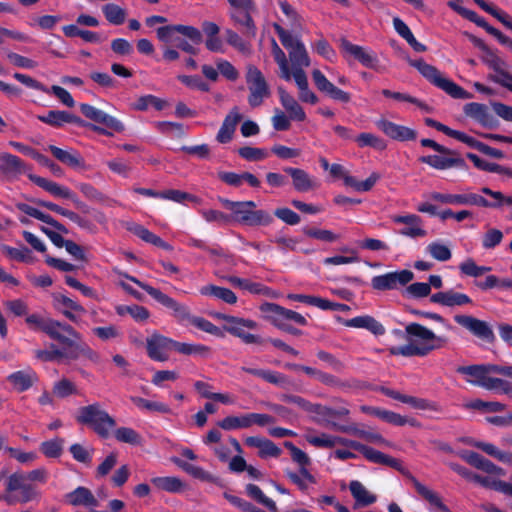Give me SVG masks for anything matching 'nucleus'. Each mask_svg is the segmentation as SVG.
<instances>
[{
  "mask_svg": "<svg viewBox=\"0 0 512 512\" xmlns=\"http://www.w3.org/2000/svg\"><path fill=\"white\" fill-rule=\"evenodd\" d=\"M464 114L480 123L486 128H496L498 120L490 113L485 104L470 102L463 107Z\"/></svg>",
  "mask_w": 512,
  "mask_h": 512,
  "instance_id": "412c9836",
  "label": "nucleus"
},
{
  "mask_svg": "<svg viewBox=\"0 0 512 512\" xmlns=\"http://www.w3.org/2000/svg\"><path fill=\"white\" fill-rule=\"evenodd\" d=\"M131 401L138 408H141V409H145V410H149V411H156V412L163 413V414H168L171 411L170 408L168 407V405H166L164 403L149 401L142 397H138V396L131 397Z\"/></svg>",
  "mask_w": 512,
  "mask_h": 512,
  "instance_id": "e2e57ef3",
  "label": "nucleus"
},
{
  "mask_svg": "<svg viewBox=\"0 0 512 512\" xmlns=\"http://www.w3.org/2000/svg\"><path fill=\"white\" fill-rule=\"evenodd\" d=\"M409 64L415 67L430 83L446 92L452 98L471 99L473 97L470 92L464 90L452 80L444 77L435 66L426 63L422 59L409 60Z\"/></svg>",
  "mask_w": 512,
  "mask_h": 512,
  "instance_id": "f03ea898",
  "label": "nucleus"
},
{
  "mask_svg": "<svg viewBox=\"0 0 512 512\" xmlns=\"http://www.w3.org/2000/svg\"><path fill=\"white\" fill-rule=\"evenodd\" d=\"M174 350L184 355H200L208 357L211 354V349L202 344H187L175 341Z\"/></svg>",
  "mask_w": 512,
  "mask_h": 512,
  "instance_id": "6e6d98bb",
  "label": "nucleus"
},
{
  "mask_svg": "<svg viewBox=\"0 0 512 512\" xmlns=\"http://www.w3.org/2000/svg\"><path fill=\"white\" fill-rule=\"evenodd\" d=\"M214 316L226 322L223 326L226 332L240 338L246 344H252L256 341V337L253 334L256 327L254 321L222 313H216Z\"/></svg>",
  "mask_w": 512,
  "mask_h": 512,
  "instance_id": "6e6552de",
  "label": "nucleus"
},
{
  "mask_svg": "<svg viewBox=\"0 0 512 512\" xmlns=\"http://www.w3.org/2000/svg\"><path fill=\"white\" fill-rule=\"evenodd\" d=\"M342 432L360 437L371 443L388 445V442L379 433L371 430L360 429L356 425H347L346 428L342 429Z\"/></svg>",
  "mask_w": 512,
  "mask_h": 512,
  "instance_id": "09e8293b",
  "label": "nucleus"
},
{
  "mask_svg": "<svg viewBox=\"0 0 512 512\" xmlns=\"http://www.w3.org/2000/svg\"><path fill=\"white\" fill-rule=\"evenodd\" d=\"M355 142L360 148L371 147L378 151H383L387 148L386 141L372 133L359 134L356 136Z\"/></svg>",
  "mask_w": 512,
  "mask_h": 512,
  "instance_id": "8fccbe9b",
  "label": "nucleus"
},
{
  "mask_svg": "<svg viewBox=\"0 0 512 512\" xmlns=\"http://www.w3.org/2000/svg\"><path fill=\"white\" fill-rule=\"evenodd\" d=\"M243 119L238 107H234L225 117L216 139L219 143H228L232 140L237 125Z\"/></svg>",
  "mask_w": 512,
  "mask_h": 512,
  "instance_id": "c756f323",
  "label": "nucleus"
},
{
  "mask_svg": "<svg viewBox=\"0 0 512 512\" xmlns=\"http://www.w3.org/2000/svg\"><path fill=\"white\" fill-rule=\"evenodd\" d=\"M124 277L129 279L130 281L137 284L143 290H145L153 299H155L158 303L163 305L164 307L171 309L173 311V316L179 322H189L192 314L187 306L178 303L176 300L163 293L161 290L154 288L137 278L130 276L128 274H124Z\"/></svg>",
  "mask_w": 512,
  "mask_h": 512,
  "instance_id": "39448f33",
  "label": "nucleus"
},
{
  "mask_svg": "<svg viewBox=\"0 0 512 512\" xmlns=\"http://www.w3.org/2000/svg\"><path fill=\"white\" fill-rule=\"evenodd\" d=\"M408 344L390 348L392 355L404 357H424L432 351L444 348L448 344V338L438 336L432 330L419 323H410L405 327Z\"/></svg>",
  "mask_w": 512,
  "mask_h": 512,
  "instance_id": "f257e3e1",
  "label": "nucleus"
},
{
  "mask_svg": "<svg viewBox=\"0 0 512 512\" xmlns=\"http://www.w3.org/2000/svg\"><path fill=\"white\" fill-rule=\"evenodd\" d=\"M320 383H322L325 386L340 389V390H346L349 388L356 387V381L355 380H342L338 378L337 376L324 372H321V375L318 380Z\"/></svg>",
  "mask_w": 512,
  "mask_h": 512,
  "instance_id": "864d4df0",
  "label": "nucleus"
},
{
  "mask_svg": "<svg viewBox=\"0 0 512 512\" xmlns=\"http://www.w3.org/2000/svg\"><path fill=\"white\" fill-rule=\"evenodd\" d=\"M460 441L468 446H472L484 452L485 454L512 466V453L502 451L492 443L480 441L472 437H462Z\"/></svg>",
  "mask_w": 512,
  "mask_h": 512,
  "instance_id": "5701e85b",
  "label": "nucleus"
},
{
  "mask_svg": "<svg viewBox=\"0 0 512 512\" xmlns=\"http://www.w3.org/2000/svg\"><path fill=\"white\" fill-rule=\"evenodd\" d=\"M231 5L230 17L235 26L246 36L255 35L253 0H228Z\"/></svg>",
  "mask_w": 512,
  "mask_h": 512,
  "instance_id": "423d86ee",
  "label": "nucleus"
},
{
  "mask_svg": "<svg viewBox=\"0 0 512 512\" xmlns=\"http://www.w3.org/2000/svg\"><path fill=\"white\" fill-rule=\"evenodd\" d=\"M106 20L113 25H121L125 22L126 10L114 3L105 4L102 7Z\"/></svg>",
  "mask_w": 512,
  "mask_h": 512,
  "instance_id": "3c124183",
  "label": "nucleus"
},
{
  "mask_svg": "<svg viewBox=\"0 0 512 512\" xmlns=\"http://www.w3.org/2000/svg\"><path fill=\"white\" fill-rule=\"evenodd\" d=\"M284 172L291 176L293 187L298 192H307L318 187L316 179L303 169L286 167Z\"/></svg>",
  "mask_w": 512,
  "mask_h": 512,
  "instance_id": "7c9ffc66",
  "label": "nucleus"
},
{
  "mask_svg": "<svg viewBox=\"0 0 512 512\" xmlns=\"http://www.w3.org/2000/svg\"><path fill=\"white\" fill-rule=\"evenodd\" d=\"M49 151L52 155L63 164H66L70 167H83L84 161L79 155V153L74 152L71 153L67 150H63L55 145H50L48 147Z\"/></svg>",
  "mask_w": 512,
  "mask_h": 512,
  "instance_id": "79ce46f5",
  "label": "nucleus"
},
{
  "mask_svg": "<svg viewBox=\"0 0 512 512\" xmlns=\"http://www.w3.org/2000/svg\"><path fill=\"white\" fill-rule=\"evenodd\" d=\"M117 441L131 445H141L142 437L134 429L129 427L117 428L114 432Z\"/></svg>",
  "mask_w": 512,
  "mask_h": 512,
  "instance_id": "680f3d73",
  "label": "nucleus"
},
{
  "mask_svg": "<svg viewBox=\"0 0 512 512\" xmlns=\"http://www.w3.org/2000/svg\"><path fill=\"white\" fill-rule=\"evenodd\" d=\"M47 336L60 343L61 345L70 348L81 340V334L77 332L71 325L52 319L49 325V333Z\"/></svg>",
  "mask_w": 512,
  "mask_h": 512,
  "instance_id": "f8f14e48",
  "label": "nucleus"
},
{
  "mask_svg": "<svg viewBox=\"0 0 512 512\" xmlns=\"http://www.w3.org/2000/svg\"><path fill=\"white\" fill-rule=\"evenodd\" d=\"M38 120L55 128L62 127L65 123H73L79 126H88L80 117L62 110H50L46 115H38Z\"/></svg>",
  "mask_w": 512,
  "mask_h": 512,
  "instance_id": "393cba45",
  "label": "nucleus"
},
{
  "mask_svg": "<svg viewBox=\"0 0 512 512\" xmlns=\"http://www.w3.org/2000/svg\"><path fill=\"white\" fill-rule=\"evenodd\" d=\"M116 312L118 315L123 316L125 314L131 315L136 321H145L149 318L150 313L147 308L140 305H120L116 307Z\"/></svg>",
  "mask_w": 512,
  "mask_h": 512,
  "instance_id": "052dcab7",
  "label": "nucleus"
},
{
  "mask_svg": "<svg viewBox=\"0 0 512 512\" xmlns=\"http://www.w3.org/2000/svg\"><path fill=\"white\" fill-rule=\"evenodd\" d=\"M272 55L279 67V77L285 81H290L292 79V74L286 54L274 39H272Z\"/></svg>",
  "mask_w": 512,
  "mask_h": 512,
  "instance_id": "a18cd8bd",
  "label": "nucleus"
},
{
  "mask_svg": "<svg viewBox=\"0 0 512 512\" xmlns=\"http://www.w3.org/2000/svg\"><path fill=\"white\" fill-rule=\"evenodd\" d=\"M361 454H363L368 460L374 463H382L387 464L389 466L399 468L400 463L395 458L389 457L382 452L375 450L371 447L365 446L361 444V448L359 451Z\"/></svg>",
  "mask_w": 512,
  "mask_h": 512,
  "instance_id": "de8ad7c7",
  "label": "nucleus"
},
{
  "mask_svg": "<svg viewBox=\"0 0 512 512\" xmlns=\"http://www.w3.org/2000/svg\"><path fill=\"white\" fill-rule=\"evenodd\" d=\"M278 94L280 98L281 105L284 107L286 112L289 114L291 120L296 121H304L306 119V114L302 108V106L297 102V100L289 94L283 87H278Z\"/></svg>",
  "mask_w": 512,
  "mask_h": 512,
  "instance_id": "473e14b6",
  "label": "nucleus"
},
{
  "mask_svg": "<svg viewBox=\"0 0 512 512\" xmlns=\"http://www.w3.org/2000/svg\"><path fill=\"white\" fill-rule=\"evenodd\" d=\"M158 39L165 43H175L179 40V34L187 37L194 44L202 42V34L199 29L187 25H166L156 30Z\"/></svg>",
  "mask_w": 512,
  "mask_h": 512,
  "instance_id": "1a4fd4ad",
  "label": "nucleus"
},
{
  "mask_svg": "<svg viewBox=\"0 0 512 512\" xmlns=\"http://www.w3.org/2000/svg\"><path fill=\"white\" fill-rule=\"evenodd\" d=\"M53 305L58 312L73 323L79 322V317L76 313L84 314L86 312L82 305L62 294L54 296Z\"/></svg>",
  "mask_w": 512,
  "mask_h": 512,
  "instance_id": "b1692460",
  "label": "nucleus"
},
{
  "mask_svg": "<svg viewBox=\"0 0 512 512\" xmlns=\"http://www.w3.org/2000/svg\"><path fill=\"white\" fill-rule=\"evenodd\" d=\"M263 317L270 321L276 327H284L288 322H294L298 325L305 326L307 324L306 318L298 312L286 309L274 303H262L259 306Z\"/></svg>",
  "mask_w": 512,
  "mask_h": 512,
  "instance_id": "0eeeda50",
  "label": "nucleus"
},
{
  "mask_svg": "<svg viewBox=\"0 0 512 512\" xmlns=\"http://www.w3.org/2000/svg\"><path fill=\"white\" fill-rule=\"evenodd\" d=\"M77 187L83 193V195L91 201L102 204L107 203L109 201V198L106 195H104L91 184L80 183Z\"/></svg>",
  "mask_w": 512,
  "mask_h": 512,
  "instance_id": "774afa93",
  "label": "nucleus"
},
{
  "mask_svg": "<svg viewBox=\"0 0 512 512\" xmlns=\"http://www.w3.org/2000/svg\"><path fill=\"white\" fill-rule=\"evenodd\" d=\"M430 301L446 307L472 304V299L468 295L456 292L452 289L433 294L430 297Z\"/></svg>",
  "mask_w": 512,
  "mask_h": 512,
  "instance_id": "c85d7f7f",
  "label": "nucleus"
},
{
  "mask_svg": "<svg viewBox=\"0 0 512 512\" xmlns=\"http://www.w3.org/2000/svg\"><path fill=\"white\" fill-rule=\"evenodd\" d=\"M16 206L21 212L54 227L56 230L62 233H68L66 227L57 220H55L53 217H51L49 214H45L40 210L25 203H18Z\"/></svg>",
  "mask_w": 512,
  "mask_h": 512,
  "instance_id": "e433bc0d",
  "label": "nucleus"
},
{
  "mask_svg": "<svg viewBox=\"0 0 512 512\" xmlns=\"http://www.w3.org/2000/svg\"><path fill=\"white\" fill-rule=\"evenodd\" d=\"M27 170L26 163L19 157L6 152L0 153V172L6 177L15 178Z\"/></svg>",
  "mask_w": 512,
  "mask_h": 512,
  "instance_id": "bb28decb",
  "label": "nucleus"
},
{
  "mask_svg": "<svg viewBox=\"0 0 512 512\" xmlns=\"http://www.w3.org/2000/svg\"><path fill=\"white\" fill-rule=\"evenodd\" d=\"M200 293L205 296L215 297L227 304H235L237 302V296L233 291L216 285L203 286L200 289Z\"/></svg>",
  "mask_w": 512,
  "mask_h": 512,
  "instance_id": "37998d69",
  "label": "nucleus"
},
{
  "mask_svg": "<svg viewBox=\"0 0 512 512\" xmlns=\"http://www.w3.org/2000/svg\"><path fill=\"white\" fill-rule=\"evenodd\" d=\"M439 156V155H428L420 157V161L435 169L445 170L452 167H464L465 161L456 155Z\"/></svg>",
  "mask_w": 512,
  "mask_h": 512,
  "instance_id": "2f4dec72",
  "label": "nucleus"
},
{
  "mask_svg": "<svg viewBox=\"0 0 512 512\" xmlns=\"http://www.w3.org/2000/svg\"><path fill=\"white\" fill-rule=\"evenodd\" d=\"M430 198L434 201L452 205L477 206V204H484L483 200L480 199V194L477 193L442 194L433 192Z\"/></svg>",
  "mask_w": 512,
  "mask_h": 512,
  "instance_id": "a878e982",
  "label": "nucleus"
},
{
  "mask_svg": "<svg viewBox=\"0 0 512 512\" xmlns=\"http://www.w3.org/2000/svg\"><path fill=\"white\" fill-rule=\"evenodd\" d=\"M64 440L62 438H54L45 441L40 445V451L49 458H57L62 454Z\"/></svg>",
  "mask_w": 512,
  "mask_h": 512,
  "instance_id": "0e129e2a",
  "label": "nucleus"
},
{
  "mask_svg": "<svg viewBox=\"0 0 512 512\" xmlns=\"http://www.w3.org/2000/svg\"><path fill=\"white\" fill-rule=\"evenodd\" d=\"M349 490L359 506H369L376 502L377 497L370 493L362 482H350Z\"/></svg>",
  "mask_w": 512,
  "mask_h": 512,
  "instance_id": "c03bdc74",
  "label": "nucleus"
},
{
  "mask_svg": "<svg viewBox=\"0 0 512 512\" xmlns=\"http://www.w3.org/2000/svg\"><path fill=\"white\" fill-rule=\"evenodd\" d=\"M76 420L80 424L89 426L103 439L108 438L110 431L116 427L115 419L103 410L99 403L81 407Z\"/></svg>",
  "mask_w": 512,
  "mask_h": 512,
  "instance_id": "7ed1b4c3",
  "label": "nucleus"
},
{
  "mask_svg": "<svg viewBox=\"0 0 512 512\" xmlns=\"http://www.w3.org/2000/svg\"><path fill=\"white\" fill-rule=\"evenodd\" d=\"M392 221L396 224H403L404 227L398 231L400 235L410 238L425 237L427 232L423 229V222L416 214L394 215Z\"/></svg>",
  "mask_w": 512,
  "mask_h": 512,
  "instance_id": "a211bd4d",
  "label": "nucleus"
},
{
  "mask_svg": "<svg viewBox=\"0 0 512 512\" xmlns=\"http://www.w3.org/2000/svg\"><path fill=\"white\" fill-rule=\"evenodd\" d=\"M222 202L232 212L231 218L234 221L245 225H254L256 223L255 203L253 201L233 202L226 199Z\"/></svg>",
  "mask_w": 512,
  "mask_h": 512,
  "instance_id": "f3484780",
  "label": "nucleus"
},
{
  "mask_svg": "<svg viewBox=\"0 0 512 512\" xmlns=\"http://www.w3.org/2000/svg\"><path fill=\"white\" fill-rule=\"evenodd\" d=\"M175 341L159 334H153L146 340V349L148 356L156 361H167L169 356L167 352L174 350Z\"/></svg>",
  "mask_w": 512,
  "mask_h": 512,
  "instance_id": "dca6fc26",
  "label": "nucleus"
},
{
  "mask_svg": "<svg viewBox=\"0 0 512 512\" xmlns=\"http://www.w3.org/2000/svg\"><path fill=\"white\" fill-rule=\"evenodd\" d=\"M427 251L438 261L445 262L451 259L452 253L448 246L440 242H432L427 246Z\"/></svg>",
  "mask_w": 512,
  "mask_h": 512,
  "instance_id": "338daca9",
  "label": "nucleus"
},
{
  "mask_svg": "<svg viewBox=\"0 0 512 512\" xmlns=\"http://www.w3.org/2000/svg\"><path fill=\"white\" fill-rule=\"evenodd\" d=\"M254 424H256V413L241 416H228L217 422L218 427L227 431L248 428Z\"/></svg>",
  "mask_w": 512,
  "mask_h": 512,
  "instance_id": "f704fd0d",
  "label": "nucleus"
},
{
  "mask_svg": "<svg viewBox=\"0 0 512 512\" xmlns=\"http://www.w3.org/2000/svg\"><path fill=\"white\" fill-rule=\"evenodd\" d=\"M456 371L462 375L473 377L475 380H468L476 385L481 386V383L487 376L486 365H470L459 366Z\"/></svg>",
  "mask_w": 512,
  "mask_h": 512,
  "instance_id": "4d7b16f0",
  "label": "nucleus"
},
{
  "mask_svg": "<svg viewBox=\"0 0 512 512\" xmlns=\"http://www.w3.org/2000/svg\"><path fill=\"white\" fill-rule=\"evenodd\" d=\"M39 492L32 482H8L4 499L9 503H24L37 498Z\"/></svg>",
  "mask_w": 512,
  "mask_h": 512,
  "instance_id": "4468645a",
  "label": "nucleus"
},
{
  "mask_svg": "<svg viewBox=\"0 0 512 512\" xmlns=\"http://www.w3.org/2000/svg\"><path fill=\"white\" fill-rule=\"evenodd\" d=\"M340 47L344 53L353 56L367 68H374L378 62L376 55L368 52L362 46L355 45L346 39H341Z\"/></svg>",
  "mask_w": 512,
  "mask_h": 512,
  "instance_id": "cd10ccee",
  "label": "nucleus"
},
{
  "mask_svg": "<svg viewBox=\"0 0 512 512\" xmlns=\"http://www.w3.org/2000/svg\"><path fill=\"white\" fill-rule=\"evenodd\" d=\"M414 484L417 492L432 506L437 507L442 512H451V510L442 502L437 493L430 490L428 487L422 484V482H414Z\"/></svg>",
  "mask_w": 512,
  "mask_h": 512,
  "instance_id": "603ef678",
  "label": "nucleus"
},
{
  "mask_svg": "<svg viewBox=\"0 0 512 512\" xmlns=\"http://www.w3.org/2000/svg\"><path fill=\"white\" fill-rule=\"evenodd\" d=\"M310 413L316 415L314 420L318 424L342 432V429L346 428L347 425H340L335 421V419L345 417L349 415L350 412L347 408L334 409L325 405L314 403Z\"/></svg>",
  "mask_w": 512,
  "mask_h": 512,
  "instance_id": "9b49d317",
  "label": "nucleus"
},
{
  "mask_svg": "<svg viewBox=\"0 0 512 512\" xmlns=\"http://www.w3.org/2000/svg\"><path fill=\"white\" fill-rule=\"evenodd\" d=\"M7 380L16 391L23 392L31 388L38 377L36 372L29 368L10 374Z\"/></svg>",
  "mask_w": 512,
  "mask_h": 512,
  "instance_id": "72a5a7b5",
  "label": "nucleus"
},
{
  "mask_svg": "<svg viewBox=\"0 0 512 512\" xmlns=\"http://www.w3.org/2000/svg\"><path fill=\"white\" fill-rule=\"evenodd\" d=\"M360 410L363 413H366V414L378 417V418H380L381 420H383V421H385L387 423H390V424H393V425H396V426H403L404 425V421L402 420V416L400 414L395 413V412H392V411H389V410H384V409H381V408H378V407L366 406V405L361 406Z\"/></svg>",
  "mask_w": 512,
  "mask_h": 512,
  "instance_id": "a19ab883",
  "label": "nucleus"
},
{
  "mask_svg": "<svg viewBox=\"0 0 512 512\" xmlns=\"http://www.w3.org/2000/svg\"><path fill=\"white\" fill-rule=\"evenodd\" d=\"M66 500L73 506L96 507L98 506L97 498L92 492L85 487H78L74 491L66 495Z\"/></svg>",
  "mask_w": 512,
  "mask_h": 512,
  "instance_id": "c9c22d12",
  "label": "nucleus"
},
{
  "mask_svg": "<svg viewBox=\"0 0 512 512\" xmlns=\"http://www.w3.org/2000/svg\"><path fill=\"white\" fill-rule=\"evenodd\" d=\"M274 29L281 44L288 51L292 77H294L298 71L305 72L304 68L309 67L311 62L304 43L279 24H274Z\"/></svg>",
  "mask_w": 512,
  "mask_h": 512,
  "instance_id": "20e7f679",
  "label": "nucleus"
},
{
  "mask_svg": "<svg viewBox=\"0 0 512 512\" xmlns=\"http://www.w3.org/2000/svg\"><path fill=\"white\" fill-rule=\"evenodd\" d=\"M292 79H294L298 87V96L302 102L310 104H316L318 102L317 95L309 88L308 78L305 72L298 71Z\"/></svg>",
  "mask_w": 512,
  "mask_h": 512,
  "instance_id": "58836bf2",
  "label": "nucleus"
},
{
  "mask_svg": "<svg viewBox=\"0 0 512 512\" xmlns=\"http://www.w3.org/2000/svg\"><path fill=\"white\" fill-rule=\"evenodd\" d=\"M80 111L86 118L94 121L95 123L103 124L107 128L116 132H123L125 129L122 122L92 105L81 104Z\"/></svg>",
  "mask_w": 512,
  "mask_h": 512,
  "instance_id": "aec40b11",
  "label": "nucleus"
},
{
  "mask_svg": "<svg viewBox=\"0 0 512 512\" xmlns=\"http://www.w3.org/2000/svg\"><path fill=\"white\" fill-rule=\"evenodd\" d=\"M149 106L154 107L157 111H161L165 108L166 102L154 95H144L137 99L132 104V109L137 111H146Z\"/></svg>",
  "mask_w": 512,
  "mask_h": 512,
  "instance_id": "5fc2aeb1",
  "label": "nucleus"
},
{
  "mask_svg": "<svg viewBox=\"0 0 512 512\" xmlns=\"http://www.w3.org/2000/svg\"><path fill=\"white\" fill-rule=\"evenodd\" d=\"M1 251L4 255L12 260H16L19 262H29L30 261V250L21 246V248H13L8 245H1Z\"/></svg>",
  "mask_w": 512,
  "mask_h": 512,
  "instance_id": "69168bd1",
  "label": "nucleus"
},
{
  "mask_svg": "<svg viewBox=\"0 0 512 512\" xmlns=\"http://www.w3.org/2000/svg\"><path fill=\"white\" fill-rule=\"evenodd\" d=\"M272 55L279 67V77L285 81H290L292 79V74L286 54L274 39H272Z\"/></svg>",
  "mask_w": 512,
  "mask_h": 512,
  "instance_id": "49530a36",
  "label": "nucleus"
},
{
  "mask_svg": "<svg viewBox=\"0 0 512 512\" xmlns=\"http://www.w3.org/2000/svg\"><path fill=\"white\" fill-rule=\"evenodd\" d=\"M284 446L289 449L293 461L299 465L302 477L306 480H313V477L307 470V467L310 465V459L307 454L301 449L297 448L292 442L286 441Z\"/></svg>",
  "mask_w": 512,
  "mask_h": 512,
  "instance_id": "ea45409f",
  "label": "nucleus"
},
{
  "mask_svg": "<svg viewBox=\"0 0 512 512\" xmlns=\"http://www.w3.org/2000/svg\"><path fill=\"white\" fill-rule=\"evenodd\" d=\"M28 178L37 186L49 192L53 196L70 199L78 209H81L84 212L88 211L87 206L82 201H80L68 188L34 174H28Z\"/></svg>",
  "mask_w": 512,
  "mask_h": 512,
  "instance_id": "ddd939ff",
  "label": "nucleus"
},
{
  "mask_svg": "<svg viewBox=\"0 0 512 512\" xmlns=\"http://www.w3.org/2000/svg\"><path fill=\"white\" fill-rule=\"evenodd\" d=\"M258 377H261L268 383L276 385L281 388H287L290 386V379L283 373L272 371V370H258Z\"/></svg>",
  "mask_w": 512,
  "mask_h": 512,
  "instance_id": "bf43d9fd",
  "label": "nucleus"
},
{
  "mask_svg": "<svg viewBox=\"0 0 512 512\" xmlns=\"http://www.w3.org/2000/svg\"><path fill=\"white\" fill-rule=\"evenodd\" d=\"M414 278V273L410 270H401L388 272L372 278L371 286L374 290L386 291L397 289L398 286H405Z\"/></svg>",
  "mask_w": 512,
  "mask_h": 512,
  "instance_id": "9d476101",
  "label": "nucleus"
},
{
  "mask_svg": "<svg viewBox=\"0 0 512 512\" xmlns=\"http://www.w3.org/2000/svg\"><path fill=\"white\" fill-rule=\"evenodd\" d=\"M347 327L365 328L375 335H382L385 332L383 325L371 316H358L345 322Z\"/></svg>",
  "mask_w": 512,
  "mask_h": 512,
  "instance_id": "4c0bfd02",
  "label": "nucleus"
},
{
  "mask_svg": "<svg viewBox=\"0 0 512 512\" xmlns=\"http://www.w3.org/2000/svg\"><path fill=\"white\" fill-rule=\"evenodd\" d=\"M80 356H84L94 363H98L100 360V355L96 351L92 350L86 344L78 345L76 343L75 346L71 350H69L66 354V358L71 359V360H76Z\"/></svg>",
  "mask_w": 512,
  "mask_h": 512,
  "instance_id": "13d9d810",
  "label": "nucleus"
},
{
  "mask_svg": "<svg viewBox=\"0 0 512 512\" xmlns=\"http://www.w3.org/2000/svg\"><path fill=\"white\" fill-rule=\"evenodd\" d=\"M312 79L317 89L328 95L331 99L342 103L350 102L351 95L331 83L320 70L315 69L312 72Z\"/></svg>",
  "mask_w": 512,
  "mask_h": 512,
  "instance_id": "6ab92c4d",
  "label": "nucleus"
},
{
  "mask_svg": "<svg viewBox=\"0 0 512 512\" xmlns=\"http://www.w3.org/2000/svg\"><path fill=\"white\" fill-rule=\"evenodd\" d=\"M376 126L386 136L397 141L415 140L417 132L409 127L398 125L386 119H380L376 122Z\"/></svg>",
  "mask_w": 512,
  "mask_h": 512,
  "instance_id": "4be33fe9",
  "label": "nucleus"
},
{
  "mask_svg": "<svg viewBox=\"0 0 512 512\" xmlns=\"http://www.w3.org/2000/svg\"><path fill=\"white\" fill-rule=\"evenodd\" d=\"M454 320L457 324L482 340L493 342L495 339L494 332L486 321L477 319L473 316L461 314L455 315Z\"/></svg>",
  "mask_w": 512,
  "mask_h": 512,
  "instance_id": "2eb2a0df",
  "label": "nucleus"
}]
</instances>
